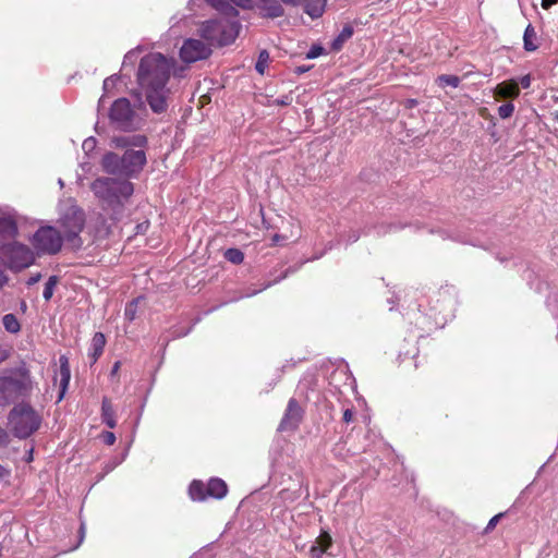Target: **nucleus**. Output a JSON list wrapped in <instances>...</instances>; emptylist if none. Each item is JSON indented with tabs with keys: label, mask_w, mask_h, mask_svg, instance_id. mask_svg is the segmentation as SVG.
Instances as JSON below:
<instances>
[{
	"label": "nucleus",
	"mask_w": 558,
	"mask_h": 558,
	"mask_svg": "<svg viewBox=\"0 0 558 558\" xmlns=\"http://www.w3.org/2000/svg\"><path fill=\"white\" fill-rule=\"evenodd\" d=\"M210 53L211 49L209 43L205 44L199 39L193 38L186 39L180 49L181 59L187 63L206 59Z\"/></svg>",
	"instance_id": "nucleus-10"
},
{
	"label": "nucleus",
	"mask_w": 558,
	"mask_h": 558,
	"mask_svg": "<svg viewBox=\"0 0 558 558\" xmlns=\"http://www.w3.org/2000/svg\"><path fill=\"white\" fill-rule=\"evenodd\" d=\"M27 308H28V307H27L26 302H25V301H21V302H20V311H21V313H22V314H25V313L27 312Z\"/></svg>",
	"instance_id": "nucleus-48"
},
{
	"label": "nucleus",
	"mask_w": 558,
	"mask_h": 558,
	"mask_svg": "<svg viewBox=\"0 0 558 558\" xmlns=\"http://www.w3.org/2000/svg\"><path fill=\"white\" fill-rule=\"evenodd\" d=\"M105 344H106V338H105L104 333L96 332L92 339V344H90V356H92L93 362H95L102 354Z\"/></svg>",
	"instance_id": "nucleus-23"
},
{
	"label": "nucleus",
	"mask_w": 558,
	"mask_h": 558,
	"mask_svg": "<svg viewBox=\"0 0 558 558\" xmlns=\"http://www.w3.org/2000/svg\"><path fill=\"white\" fill-rule=\"evenodd\" d=\"M228 493V486L221 478L214 477L207 483V495L215 499H222Z\"/></svg>",
	"instance_id": "nucleus-16"
},
{
	"label": "nucleus",
	"mask_w": 558,
	"mask_h": 558,
	"mask_svg": "<svg viewBox=\"0 0 558 558\" xmlns=\"http://www.w3.org/2000/svg\"><path fill=\"white\" fill-rule=\"evenodd\" d=\"M327 0H303L301 4L304 8V11L312 17H319L326 5Z\"/></svg>",
	"instance_id": "nucleus-19"
},
{
	"label": "nucleus",
	"mask_w": 558,
	"mask_h": 558,
	"mask_svg": "<svg viewBox=\"0 0 558 558\" xmlns=\"http://www.w3.org/2000/svg\"><path fill=\"white\" fill-rule=\"evenodd\" d=\"M520 85L523 87V88H529L530 85H531V76L530 75H524L520 78Z\"/></svg>",
	"instance_id": "nucleus-43"
},
{
	"label": "nucleus",
	"mask_w": 558,
	"mask_h": 558,
	"mask_svg": "<svg viewBox=\"0 0 558 558\" xmlns=\"http://www.w3.org/2000/svg\"><path fill=\"white\" fill-rule=\"evenodd\" d=\"M331 545L332 538L330 534L326 531H323L320 535L316 538V545L312 546L311 553L313 554V556L319 557L322 554L326 553Z\"/></svg>",
	"instance_id": "nucleus-20"
},
{
	"label": "nucleus",
	"mask_w": 558,
	"mask_h": 558,
	"mask_svg": "<svg viewBox=\"0 0 558 558\" xmlns=\"http://www.w3.org/2000/svg\"><path fill=\"white\" fill-rule=\"evenodd\" d=\"M2 255L8 258L9 266L12 269H23L29 267L34 260V253L24 244L13 241L7 243L4 248H0Z\"/></svg>",
	"instance_id": "nucleus-8"
},
{
	"label": "nucleus",
	"mask_w": 558,
	"mask_h": 558,
	"mask_svg": "<svg viewBox=\"0 0 558 558\" xmlns=\"http://www.w3.org/2000/svg\"><path fill=\"white\" fill-rule=\"evenodd\" d=\"M173 68V60L167 59L158 52L142 58L137 82L146 101L155 113L166 111L168 107L169 89L167 82Z\"/></svg>",
	"instance_id": "nucleus-1"
},
{
	"label": "nucleus",
	"mask_w": 558,
	"mask_h": 558,
	"mask_svg": "<svg viewBox=\"0 0 558 558\" xmlns=\"http://www.w3.org/2000/svg\"><path fill=\"white\" fill-rule=\"evenodd\" d=\"M353 416H354V413L351 409H347L344 412H343V421L345 423H350L353 421Z\"/></svg>",
	"instance_id": "nucleus-41"
},
{
	"label": "nucleus",
	"mask_w": 558,
	"mask_h": 558,
	"mask_svg": "<svg viewBox=\"0 0 558 558\" xmlns=\"http://www.w3.org/2000/svg\"><path fill=\"white\" fill-rule=\"evenodd\" d=\"M144 111L142 105L135 108L128 98H119L110 107V124L121 131L137 130L144 122Z\"/></svg>",
	"instance_id": "nucleus-6"
},
{
	"label": "nucleus",
	"mask_w": 558,
	"mask_h": 558,
	"mask_svg": "<svg viewBox=\"0 0 558 558\" xmlns=\"http://www.w3.org/2000/svg\"><path fill=\"white\" fill-rule=\"evenodd\" d=\"M11 441L10 433L0 426V449L9 446Z\"/></svg>",
	"instance_id": "nucleus-35"
},
{
	"label": "nucleus",
	"mask_w": 558,
	"mask_h": 558,
	"mask_svg": "<svg viewBox=\"0 0 558 558\" xmlns=\"http://www.w3.org/2000/svg\"><path fill=\"white\" fill-rule=\"evenodd\" d=\"M138 302V300H134L126 305L124 315L129 320H133L136 317Z\"/></svg>",
	"instance_id": "nucleus-33"
},
{
	"label": "nucleus",
	"mask_w": 558,
	"mask_h": 558,
	"mask_svg": "<svg viewBox=\"0 0 558 558\" xmlns=\"http://www.w3.org/2000/svg\"><path fill=\"white\" fill-rule=\"evenodd\" d=\"M281 1L284 3H289V4L299 5V4H301V2L303 0H281Z\"/></svg>",
	"instance_id": "nucleus-49"
},
{
	"label": "nucleus",
	"mask_w": 558,
	"mask_h": 558,
	"mask_svg": "<svg viewBox=\"0 0 558 558\" xmlns=\"http://www.w3.org/2000/svg\"><path fill=\"white\" fill-rule=\"evenodd\" d=\"M437 83L440 87L450 86L456 88L460 84V78L456 75L442 74L438 76Z\"/></svg>",
	"instance_id": "nucleus-27"
},
{
	"label": "nucleus",
	"mask_w": 558,
	"mask_h": 558,
	"mask_svg": "<svg viewBox=\"0 0 558 558\" xmlns=\"http://www.w3.org/2000/svg\"><path fill=\"white\" fill-rule=\"evenodd\" d=\"M2 325L5 331L10 333H19L21 330V323L14 314H5L2 317Z\"/></svg>",
	"instance_id": "nucleus-25"
},
{
	"label": "nucleus",
	"mask_w": 558,
	"mask_h": 558,
	"mask_svg": "<svg viewBox=\"0 0 558 558\" xmlns=\"http://www.w3.org/2000/svg\"><path fill=\"white\" fill-rule=\"evenodd\" d=\"M33 245L40 253L54 254L61 248L62 238L54 228L43 227L34 234Z\"/></svg>",
	"instance_id": "nucleus-9"
},
{
	"label": "nucleus",
	"mask_w": 558,
	"mask_h": 558,
	"mask_svg": "<svg viewBox=\"0 0 558 558\" xmlns=\"http://www.w3.org/2000/svg\"><path fill=\"white\" fill-rule=\"evenodd\" d=\"M324 48L319 46H313L306 53L307 59H314L323 54Z\"/></svg>",
	"instance_id": "nucleus-37"
},
{
	"label": "nucleus",
	"mask_w": 558,
	"mask_h": 558,
	"mask_svg": "<svg viewBox=\"0 0 558 558\" xmlns=\"http://www.w3.org/2000/svg\"><path fill=\"white\" fill-rule=\"evenodd\" d=\"M40 279V275H36V276H33L31 277L28 280H27V284L28 286H33L35 284L36 282H38Z\"/></svg>",
	"instance_id": "nucleus-47"
},
{
	"label": "nucleus",
	"mask_w": 558,
	"mask_h": 558,
	"mask_svg": "<svg viewBox=\"0 0 558 558\" xmlns=\"http://www.w3.org/2000/svg\"><path fill=\"white\" fill-rule=\"evenodd\" d=\"M58 283V278L56 276H51L45 284V289L43 292V296L46 301H49L54 292V288Z\"/></svg>",
	"instance_id": "nucleus-29"
},
{
	"label": "nucleus",
	"mask_w": 558,
	"mask_h": 558,
	"mask_svg": "<svg viewBox=\"0 0 558 558\" xmlns=\"http://www.w3.org/2000/svg\"><path fill=\"white\" fill-rule=\"evenodd\" d=\"M146 143V137L141 134L117 136L111 140L113 147L126 149L122 156L125 175L135 174L143 169L146 163V155L143 150Z\"/></svg>",
	"instance_id": "nucleus-3"
},
{
	"label": "nucleus",
	"mask_w": 558,
	"mask_h": 558,
	"mask_svg": "<svg viewBox=\"0 0 558 558\" xmlns=\"http://www.w3.org/2000/svg\"><path fill=\"white\" fill-rule=\"evenodd\" d=\"M235 17L222 15L220 19L206 21L201 25L198 33L209 45H229L235 40L240 31Z\"/></svg>",
	"instance_id": "nucleus-5"
},
{
	"label": "nucleus",
	"mask_w": 558,
	"mask_h": 558,
	"mask_svg": "<svg viewBox=\"0 0 558 558\" xmlns=\"http://www.w3.org/2000/svg\"><path fill=\"white\" fill-rule=\"evenodd\" d=\"M513 111H514V106L511 102L504 104L498 108V114L501 119L510 118L512 116Z\"/></svg>",
	"instance_id": "nucleus-32"
},
{
	"label": "nucleus",
	"mask_w": 558,
	"mask_h": 558,
	"mask_svg": "<svg viewBox=\"0 0 558 558\" xmlns=\"http://www.w3.org/2000/svg\"><path fill=\"white\" fill-rule=\"evenodd\" d=\"M225 257L233 264H240L243 262L244 255L238 248H229L226 251Z\"/></svg>",
	"instance_id": "nucleus-31"
},
{
	"label": "nucleus",
	"mask_w": 558,
	"mask_h": 558,
	"mask_svg": "<svg viewBox=\"0 0 558 558\" xmlns=\"http://www.w3.org/2000/svg\"><path fill=\"white\" fill-rule=\"evenodd\" d=\"M269 61V53L266 50L259 52L255 69L259 74H264Z\"/></svg>",
	"instance_id": "nucleus-30"
},
{
	"label": "nucleus",
	"mask_w": 558,
	"mask_h": 558,
	"mask_svg": "<svg viewBox=\"0 0 558 558\" xmlns=\"http://www.w3.org/2000/svg\"><path fill=\"white\" fill-rule=\"evenodd\" d=\"M502 517H504V513H502V512H500V513H498V514L494 515V517L488 521V523H487V525H486V527H485L484 532H485V533H489V532H492V531L496 527V525L498 524V522L500 521V519H501Z\"/></svg>",
	"instance_id": "nucleus-36"
},
{
	"label": "nucleus",
	"mask_w": 558,
	"mask_h": 558,
	"mask_svg": "<svg viewBox=\"0 0 558 558\" xmlns=\"http://www.w3.org/2000/svg\"><path fill=\"white\" fill-rule=\"evenodd\" d=\"M101 439L107 446H112L116 442V435L112 432H104Z\"/></svg>",
	"instance_id": "nucleus-38"
},
{
	"label": "nucleus",
	"mask_w": 558,
	"mask_h": 558,
	"mask_svg": "<svg viewBox=\"0 0 558 558\" xmlns=\"http://www.w3.org/2000/svg\"><path fill=\"white\" fill-rule=\"evenodd\" d=\"M90 190L104 209H121L134 192L133 184L125 179L97 178Z\"/></svg>",
	"instance_id": "nucleus-2"
},
{
	"label": "nucleus",
	"mask_w": 558,
	"mask_h": 558,
	"mask_svg": "<svg viewBox=\"0 0 558 558\" xmlns=\"http://www.w3.org/2000/svg\"><path fill=\"white\" fill-rule=\"evenodd\" d=\"M84 533H85V527L84 525L82 524L81 527H80V534H81V537L84 536Z\"/></svg>",
	"instance_id": "nucleus-52"
},
{
	"label": "nucleus",
	"mask_w": 558,
	"mask_h": 558,
	"mask_svg": "<svg viewBox=\"0 0 558 558\" xmlns=\"http://www.w3.org/2000/svg\"><path fill=\"white\" fill-rule=\"evenodd\" d=\"M101 418L102 422L109 427L114 428L117 425V421L114 417V410L112 407V402L108 397L102 398L101 402Z\"/></svg>",
	"instance_id": "nucleus-18"
},
{
	"label": "nucleus",
	"mask_w": 558,
	"mask_h": 558,
	"mask_svg": "<svg viewBox=\"0 0 558 558\" xmlns=\"http://www.w3.org/2000/svg\"><path fill=\"white\" fill-rule=\"evenodd\" d=\"M305 69L304 68H299V72H304Z\"/></svg>",
	"instance_id": "nucleus-55"
},
{
	"label": "nucleus",
	"mask_w": 558,
	"mask_h": 558,
	"mask_svg": "<svg viewBox=\"0 0 558 558\" xmlns=\"http://www.w3.org/2000/svg\"><path fill=\"white\" fill-rule=\"evenodd\" d=\"M120 367V362H116L112 368V374H116Z\"/></svg>",
	"instance_id": "nucleus-51"
},
{
	"label": "nucleus",
	"mask_w": 558,
	"mask_h": 558,
	"mask_svg": "<svg viewBox=\"0 0 558 558\" xmlns=\"http://www.w3.org/2000/svg\"><path fill=\"white\" fill-rule=\"evenodd\" d=\"M66 388H68V386H65V385L60 386L58 402H60L62 400V398L64 397Z\"/></svg>",
	"instance_id": "nucleus-46"
},
{
	"label": "nucleus",
	"mask_w": 558,
	"mask_h": 558,
	"mask_svg": "<svg viewBox=\"0 0 558 558\" xmlns=\"http://www.w3.org/2000/svg\"><path fill=\"white\" fill-rule=\"evenodd\" d=\"M102 167L108 173L124 174V163L122 157L114 153H108L102 158Z\"/></svg>",
	"instance_id": "nucleus-15"
},
{
	"label": "nucleus",
	"mask_w": 558,
	"mask_h": 558,
	"mask_svg": "<svg viewBox=\"0 0 558 558\" xmlns=\"http://www.w3.org/2000/svg\"><path fill=\"white\" fill-rule=\"evenodd\" d=\"M12 348L8 344H0V363L5 361L11 354Z\"/></svg>",
	"instance_id": "nucleus-39"
},
{
	"label": "nucleus",
	"mask_w": 558,
	"mask_h": 558,
	"mask_svg": "<svg viewBox=\"0 0 558 558\" xmlns=\"http://www.w3.org/2000/svg\"><path fill=\"white\" fill-rule=\"evenodd\" d=\"M140 52H141V48H136L134 50L129 51L124 57L123 65L124 66L126 64L133 65L136 62V60L140 56Z\"/></svg>",
	"instance_id": "nucleus-34"
},
{
	"label": "nucleus",
	"mask_w": 558,
	"mask_h": 558,
	"mask_svg": "<svg viewBox=\"0 0 558 558\" xmlns=\"http://www.w3.org/2000/svg\"><path fill=\"white\" fill-rule=\"evenodd\" d=\"M524 40V48L527 51H534L537 48V45L535 44L536 40V33L532 25H527L524 32L523 36Z\"/></svg>",
	"instance_id": "nucleus-26"
},
{
	"label": "nucleus",
	"mask_w": 558,
	"mask_h": 558,
	"mask_svg": "<svg viewBox=\"0 0 558 558\" xmlns=\"http://www.w3.org/2000/svg\"><path fill=\"white\" fill-rule=\"evenodd\" d=\"M17 232L16 222L11 216L0 218V248L7 243H12Z\"/></svg>",
	"instance_id": "nucleus-13"
},
{
	"label": "nucleus",
	"mask_w": 558,
	"mask_h": 558,
	"mask_svg": "<svg viewBox=\"0 0 558 558\" xmlns=\"http://www.w3.org/2000/svg\"><path fill=\"white\" fill-rule=\"evenodd\" d=\"M189 495L194 501H204L208 498L207 485L202 481L194 480L189 487Z\"/></svg>",
	"instance_id": "nucleus-21"
},
{
	"label": "nucleus",
	"mask_w": 558,
	"mask_h": 558,
	"mask_svg": "<svg viewBox=\"0 0 558 558\" xmlns=\"http://www.w3.org/2000/svg\"><path fill=\"white\" fill-rule=\"evenodd\" d=\"M213 8H215L222 15L238 16V10L227 3L225 0H206Z\"/></svg>",
	"instance_id": "nucleus-24"
},
{
	"label": "nucleus",
	"mask_w": 558,
	"mask_h": 558,
	"mask_svg": "<svg viewBox=\"0 0 558 558\" xmlns=\"http://www.w3.org/2000/svg\"><path fill=\"white\" fill-rule=\"evenodd\" d=\"M32 459H33V457H32V451H31L28 454V461H31Z\"/></svg>",
	"instance_id": "nucleus-54"
},
{
	"label": "nucleus",
	"mask_w": 558,
	"mask_h": 558,
	"mask_svg": "<svg viewBox=\"0 0 558 558\" xmlns=\"http://www.w3.org/2000/svg\"><path fill=\"white\" fill-rule=\"evenodd\" d=\"M60 227L64 238L73 244V246H81V241L77 238L83 230L85 218L84 213L76 205L72 203L65 204V208L61 211Z\"/></svg>",
	"instance_id": "nucleus-7"
},
{
	"label": "nucleus",
	"mask_w": 558,
	"mask_h": 558,
	"mask_svg": "<svg viewBox=\"0 0 558 558\" xmlns=\"http://www.w3.org/2000/svg\"><path fill=\"white\" fill-rule=\"evenodd\" d=\"M8 474V471L0 464V480Z\"/></svg>",
	"instance_id": "nucleus-50"
},
{
	"label": "nucleus",
	"mask_w": 558,
	"mask_h": 558,
	"mask_svg": "<svg viewBox=\"0 0 558 558\" xmlns=\"http://www.w3.org/2000/svg\"><path fill=\"white\" fill-rule=\"evenodd\" d=\"M95 146H96V141H95L93 137H88V138H86V140L83 142V145H82V147H83V149H84L85 151H90V150H93V149L95 148Z\"/></svg>",
	"instance_id": "nucleus-40"
},
{
	"label": "nucleus",
	"mask_w": 558,
	"mask_h": 558,
	"mask_svg": "<svg viewBox=\"0 0 558 558\" xmlns=\"http://www.w3.org/2000/svg\"><path fill=\"white\" fill-rule=\"evenodd\" d=\"M31 386H0V407H7L23 400Z\"/></svg>",
	"instance_id": "nucleus-12"
},
{
	"label": "nucleus",
	"mask_w": 558,
	"mask_h": 558,
	"mask_svg": "<svg viewBox=\"0 0 558 558\" xmlns=\"http://www.w3.org/2000/svg\"><path fill=\"white\" fill-rule=\"evenodd\" d=\"M235 5L241 8L251 7L252 0H231Z\"/></svg>",
	"instance_id": "nucleus-42"
},
{
	"label": "nucleus",
	"mask_w": 558,
	"mask_h": 558,
	"mask_svg": "<svg viewBox=\"0 0 558 558\" xmlns=\"http://www.w3.org/2000/svg\"><path fill=\"white\" fill-rule=\"evenodd\" d=\"M11 433L20 439H26L41 425V415L28 403H16L8 415Z\"/></svg>",
	"instance_id": "nucleus-4"
},
{
	"label": "nucleus",
	"mask_w": 558,
	"mask_h": 558,
	"mask_svg": "<svg viewBox=\"0 0 558 558\" xmlns=\"http://www.w3.org/2000/svg\"><path fill=\"white\" fill-rule=\"evenodd\" d=\"M303 418V410L295 399H290L284 415L279 424L280 432H294Z\"/></svg>",
	"instance_id": "nucleus-11"
},
{
	"label": "nucleus",
	"mask_w": 558,
	"mask_h": 558,
	"mask_svg": "<svg viewBox=\"0 0 558 558\" xmlns=\"http://www.w3.org/2000/svg\"><path fill=\"white\" fill-rule=\"evenodd\" d=\"M558 0H542V8L547 10L549 9L553 4H555Z\"/></svg>",
	"instance_id": "nucleus-45"
},
{
	"label": "nucleus",
	"mask_w": 558,
	"mask_h": 558,
	"mask_svg": "<svg viewBox=\"0 0 558 558\" xmlns=\"http://www.w3.org/2000/svg\"><path fill=\"white\" fill-rule=\"evenodd\" d=\"M258 9L264 16L278 17L283 14V9L277 0H259Z\"/></svg>",
	"instance_id": "nucleus-17"
},
{
	"label": "nucleus",
	"mask_w": 558,
	"mask_h": 558,
	"mask_svg": "<svg viewBox=\"0 0 558 558\" xmlns=\"http://www.w3.org/2000/svg\"><path fill=\"white\" fill-rule=\"evenodd\" d=\"M71 379V372L69 366V360L64 355L59 357V369L56 373L54 380L59 384H69Z\"/></svg>",
	"instance_id": "nucleus-22"
},
{
	"label": "nucleus",
	"mask_w": 558,
	"mask_h": 558,
	"mask_svg": "<svg viewBox=\"0 0 558 558\" xmlns=\"http://www.w3.org/2000/svg\"><path fill=\"white\" fill-rule=\"evenodd\" d=\"M331 379H333V380H344L345 384L349 380H354V378H352L351 374L349 373L348 366L344 365V364L340 365L336 369V372L333 373Z\"/></svg>",
	"instance_id": "nucleus-28"
},
{
	"label": "nucleus",
	"mask_w": 558,
	"mask_h": 558,
	"mask_svg": "<svg viewBox=\"0 0 558 558\" xmlns=\"http://www.w3.org/2000/svg\"><path fill=\"white\" fill-rule=\"evenodd\" d=\"M520 95L519 83L514 80L499 83L494 88L496 98H517Z\"/></svg>",
	"instance_id": "nucleus-14"
},
{
	"label": "nucleus",
	"mask_w": 558,
	"mask_h": 558,
	"mask_svg": "<svg viewBox=\"0 0 558 558\" xmlns=\"http://www.w3.org/2000/svg\"><path fill=\"white\" fill-rule=\"evenodd\" d=\"M352 35V29L350 27H345L342 33L340 34L339 36V39L340 40H345L348 38H350Z\"/></svg>",
	"instance_id": "nucleus-44"
},
{
	"label": "nucleus",
	"mask_w": 558,
	"mask_h": 558,
	"mask_svg": "<svg viewBox=\"0 0 558 558\" xmlns=\"http://www.w3.org/2000/svg\"><path fill=\"white\" fill-rule=\"evenodd\" d=\"M109 78L105 80L104 82V88L107 89L108 88V85H109Z\"/></svg>",
	"instance_id": "nucleus-53"
}]
</instances>
